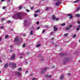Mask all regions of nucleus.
<instances>
[{
  "mask_svg": "<svg viewBox=\"0 0 80 80\" xmlns=\"http://www.w3.org/2000/svg\"><path fill=\"white\" fill-rule=\"evenodd\" d=\"M22 13L20 12H18L16 14H13L12 16L13 18L15 19H20L22 20L23 19V17L21 16Z\"/></svg>",
  "mask_w": 80,
  "mask_h": 80,
  "instance_id": "obj_1",
  "label": "nucleus"
},
{
  "mask_svg": "<svg viewBox=\"0 0 80 80\" xmlns=\"http://www.w3.org/2000/svg\"><path fill=\"white\" fill-rule=\"evenodd\" d=\"M15 74L17 75H18V76H20L21 75H22V73L20 72H15Z\"/></svg>",
  "mask_w": 80,
  "mask_h": 80,
  "instance_id": "obj_2",
  "label": "nucleus"
},
{
  "mask_svg": "<svg viewBox=\"0 0 80 80\" xmlns=\"http://www.w3.org/2000/svg\"><path fill=\"white\" fill-rule=\"evenodd\" d=\"M18 37H16L14 40V41L15 42H18Z\"/></svg>",
  "mask_w": 80,
  "mask_h": 80,
  "instance_id": "obj_3",
  "label": "nucleus"
},
{
  "mask_svg": "<svg viewBox=\"0 0 80 80\" xmlns=\"http://www.w3.org/2000/svg\"><path fill=\"white\" fill-rule=\"evenodd\" d=\"M61 3V1H58L56 3L55 5H57V6H58V5H60V3Z\"/></svg>",
  "mask_w": 80,
  "mask_h": 80,
  "instance_id": "obj_4",
  "label": "nucleus"
},
{
  "mask_svg": "<svg viewBox=\"0 0 80 80\" xmlns=\"http://www.w3.org/2000/svg\"><path fill=\"white\" fill-rule=\"evenodd\" d=\"M52 20H56V21H57L58 20V18H55V16L54 15H53V18H52Z\"/></svg>",
  "mask_w": 80,
  "mask_h": 80,
  "instance_id": "obj_5",
  "label": "nucleus"
},
{
  "mask_svg": "<svg viewBox=\"0 0 80 80\" xmlns=\"http://www.w3.org/2000/svg\"><path fill=\"white\" fill-rule=\"evenodd\" d=\"M46 78H51L52 77V75H45Z\"/></svg>",
  "mask_w": 80,
  "mask_h": 80,
  "instance_id": "obj_6",
  "label": "nucleus"
},
{
  "mask_svg": "<svg viewBox=\"0 0 80 80\" xmlns=\"http://www.w3.org/2000/svg\"><path fill=\"white\" fill-rule=\"evenodd\" d=\"M17 67V65L15 63L13 64L12 65V68H15Z\"/></svg>",
  "mask_w": 80,
  "mask_h": 80,
  "instance_id": "obj_7",
  "label": "nucleus"
},
{
  "mask_svg": "<svg viewBox=\"0 0 80 80\" xmlns=\"http://www.w3.org/2000/svg\"><path fill=\"white\" fill-rule=\"evenodd\" d=\"M15 58V55H13L12 57H11V59H14Z\"/></svg>",
  "mask_w": 80,
  "mask_h": 80,
  "instance_id": "obj_8",
  "label": "nucleus"
},
{
  "mask_svg": "<svg viewBox=\"0 0 80 80\" xmlns=\"http://www.w3.org/2000/svg\"><path fill=\"white\" fill-rule=\"evenodd\" d=\"M38 57L39 58H41L42 59L41 60V61H43V60H44V59H42V56L41 55L39 56Z\"/></svg>",
  "mask_w": 80,
  "mask_h": 80,
  "instance_id": "obj_9",
  "label": "nucleus"
},
{
  "mask_svg": "<svg viewBox=\"0 0 80 80\" xmlns=\"http://www.w3.org/2000/svg\"><path fill=\"white\" fill-rule=\"evenodd\" d=\"M68 16L70 17V19H72V17H73V16H72L71 14H68Z\"/></svg>",
  "mask_w": 80,
  "mask_h": 80,
  "instance_id": "obj_10",
  "label": "nucleus"
},
{
  "mask_svg": "<svg viewBox=\"0 0 80 80\" xmlns=\"http://www.w3.org/2000/svg\"><path fill=\"white\" fill-rule=\"evenodd\" d=\"M64 77V76H63V75H62L60 78V79H61V80H62L63 78Z\"/></svg>",
  "mask_w": 80,
  "mask_h": 80,
  "instance_id": "obj_11",
  "label": "nucleus"
},
{
  "mask_svg": "<svg viewBox=\"0 0 80 80\" xmlns=\"http://www.w3.org/2000/svg\"><path fill=\"white\" fill-rule=\"evenodd\" d=\"M54 30L55 31H57V28H56V27H54Z\"/></svg>",
  "mask_w": 80,
  "mask_h": 80,
  "instance_id": "obj_12",
  "label": "nucleus"
},
{
  "mask_svg": "<svg viewBox=\"0 0 80 80\" xmlns=\"http://www.w3.org/2000/svg\"><path fill=\"white\" fill-rule=\"evenodd\" d=\"M33 31H31L30 32V35H33Z\"/></svg>",
  "mask_w": 80,
  "mask_h": 80,
  "instance_id": "obj_13",
  "label": "nucleus"
},
{
  "mask_svg": "<svg viewBox=\"0 0 80 80\" xmlns=\"http://www.w3.org/2000/svg\"><path fill=\"white\" fill-rule=\"evenodd\" d=\"M8 66V63H7L6 64L4 65V67L5 68H6V67H7Z\"/></svg>",
  "mask_w": 80,
  "mask_h": 80,
  "instance_id": "obj_14",
  "label": "nucleus"
},
{
  "mask_svg": "<svg viewBox=\"0 0 80 80\" xmlns=\"http://www.w3.org/2000/svg\"><path fill=\"white\" fill-rule=\"evenodd\" d=\"M22 68H19L18 69V71H19V72H20L21 71H22Z\"/></svg>",
  "mask_w": 80,
  "mask_h": 80,
  "instance_id": "obj_15",
  "label": "nucleus"
},
{
  "mask_svg": "<svg viewBox=\"0 0 80 80\" xmlns=\"http://www.w3.org/2000/svg\"><path fill=\"white\" fill-rule=\"evenodd\" d=\"M65 60L66 62H67L68 60V58H65Z\"/></svg>",
  "mask_w": 80,
  "mask_h": 80,
  "instance_id": "obj_16",
  "label": "nucleus"
},
{
  "mask_svg": "<svg viewBox=\"0 0 80 80\" xmlns=\"http://www.w3.org/2000/svg\"><path fill=\"white\" fill-rule=\"evenodd\" d=\"M35 12L36 13H38V12H40V10H38L36 11Z\"/></svg>",
  "mask_w": 80,
  "mask_h": 80,
  "instance_id": "obj_17",
  "label": "nucleus"
},
{
  "mask_svg": "<svg viewBox=\"0 0 80 80\" xmlns=\"http://www.w3.org/2000/svg\"><path fill=\"white\" fill-rule=\"evenodd\" d=\"M22 42V40H20L18 42V43H21Z\"/></svg>",
  "mask_w": 80,
  "mask_h": 80,
  "instance_id": "obj_18",
  "label": "nucleus"
},
{
  "mask_svg": "<svg viewBox=\"0 0 80 80\" xmlns=\"http://www.w3.org/2000/svg\"><path fill=\"white\" fill-rule=\"evenodd\" d=\"M80 9V7H79L77 8V9L76 10V11H78Z\"/></svg>",
  "mask_w": 80,
  "mask_h": 80,
  "instance_id": "obj_19",
  "label": "nucleus"
},
{
  "mask_svg": "<svg viewBox=\"0 0 80 80\" xmlns=\"http://www.w3.org/2000/svg\"><path fill=\"white\" fill-rule=\"evenodd\" d=\"M48 69V68H45L43 69V71H45V70H47Z\"/></svg>",
  "mask_w": 80,
  "mask_h": 80,
  "instance_id": "obj_20",
  "label": "nucleus"
},
{
  "mask_svg": "<svg viewBox=\"0 0 80 80\" xmlns=\"http://www.w3.org/2000/svg\"><path fill=\"white\" fill-rule=\"evenodd\" d=\"M79 2V0H77L76 1H75L74 2V3H77Z\"/></svg>",
  "mask_w": 80,
  "mask_h": 80,
  "instance_id": "obj_21",
  "label": "nucleus"
},
{
  "mask_svg": "<svg viewBox=\"0 0 80 80\" xmlns=\"http://www.w3.org/2000/svg\"><path fill=\"white\" fill-rule=\"evenodd\" d=\"M40 46V44H38L36 45V47H39Z\"/></svg>",
  "mask_w": 80,
  "mask_h": 80,
  "instance_id": "obj_22",
  "label": "nucleus"
},
{
  "mask_svg": "<svg viewBox=\"0 0 80 80\" xmlns=\"http://www.w3.org/2000/svg\"><path fill=\"white\" fill-rule=\"evenodd\" d=\"M72 27V25L71 24L69 25V28H71Z\"/></svg>",
  "mask_w": 80,
  "mask_h": 80,
  "instance_id": "obj_23",
  "label": "nucleus"
},
{
  "mask_svg": "<svg viewBox=\"0 0 80 80\" xmlns=\"http://www.w3.org/2000/svg\"><path fill=\"white\" fill-rule=\"evenodd\" d=\"M8 37V35H7L5 36V38H7Z\"/></svg>",
  "mask_w": 80,
  "mask_h": 80,
  "instance_id": "obj_24",
  "label": "nucleus"
},
{
  "mask_svg": "<svg viewBox=\"0 0 80 80\" xmlns=\"http://www.w3.org/2000/svg\"><path fill=\"white\" fill-rule=\"evenodd\" d=\"M22 47L23 48L25 47V43H24L23 44V45H22Z\"/></svg>",
  "mask_w": 80,
  "mask_h": 80,
  "instance_id": "obj_25",
  "label": "nucleus"
},
{
  "mask_svg": "<svg viewBox=\"0 0 80 80\" xmlns=\"http://www.w3.org/2000/svg\"><path fill=\"white\" fill-rule=\"evenodd\" d=\"M61 25L62 26H65V23H62L61 24Z\"/></svg>",
  "mask_w": 80,
  "mask_h": 80,
  "instance_id": "obj_26",
  "label": "nucleus"
},
{
  "mask_svg": "<svg viewBox=\"0 0 80 80\" xmlns=\"http://www.w3.org/2000/svg\"><path fill=\"white\" fill-rule=\"evenodd\" d=\"M76 30L77 31H78V30H80V28H76Z\"/></svg>",
  "mask_w": 80,
  "mask_h": 80,
  "instance_id": "obj_27",
  "label": "nucleus"
},
{
  "mask_svg": "<svg viewBox=\"0 0 80 80\" xmlns=\"http://www.w3.org/2000/svg\"><path fill=\"white\" fill-rule=\"evenodd\" d=\"M68 33L65 34H64V36H65V37H67V35H68Z\"/></svg>",
  "mask_w": 80,
  "mask_h": 80,
  "instance_id": "obj_28",
  "label": "nucleus"
},
{
  "mask_svg": "<svg viewBox=\"0 0 80 80\" xmlns=\"http://www.w3.org/2000/svg\"><path fill=\"white\" fill-rule=\"evenodd\" d=\"M37 80V78H34L32 79V80Z\"/></svg>",
  "mask_w": 80,
  "mask_h": 80,
  "instance_id": "obj_29",
  "label": "nucleus"
},
{
  "mask_svg": "<svg viewBox=\"0 0 80 80\" xmlns=\"http://www.w3.org/2000/svg\"><path fill=\"white\" fill-rule=\"evenodd\" d=\"M34 17H37V16H38V15L37 14H35L34 15Z\"/></svg>",
  "mask_w": 80,
  "mask_h": 80,
  "instance_id": "obj_30",
  "label": "nucleus"
},
{
  "mask_svg": "<svg viewBox=\"0 0 80 80\" xmlns=\"http://www.w3.org/2000/svg\"><path fill=\"white\" fill-rule=\"evenodd\" d=\"M77 35L76 34H74V35H73L72 37H73V38H75V37H76V36Z\"/></svg>",
  "mask_w": 80,
  "mask_h": 80,
  "instance_id": "obj_31",
  "label": "nucleus"
},
{
  "mask_svg": "<svg viewBox=\"0 0 80 80\" xmlns=\"http://www.w3.org/2000/svg\"><path fill=\"white\" fill-rule=\"evenodd\" d=\"M45 32V29L43 30L42 32V33H44V32Z\"/></svg>",
  "mask_w": 80,
  "mask_h": 80,
  "instance_id": "obj_32",
  "label": "nucleus"
},
{
  "mask_svg": "<svg viewBox=\"0 0 80 80\" xmlns=\"http://www.w3.org/2000/svg\"><path fill=\"white\" fill-rule=\"evenodd\" d=\"M12 64H13V63L12 62H11L9 63V65H12Z\"/></svg>",
  "mask_w": 80,
  "mask_h": 80,
  "instance_id": "obj_33",
  "label": "nucleus"
},
{
  "mask_svg": "<svg viewBox=\"0 0 80 80\" xmlns=\"http://www.w3.org/2000/svg\"><path fill=\"white\" fill-rule=\"evenodd\" d=\"M40 27H38V28H37V30H38L40 29Z\"/></svg>",
  "mask_w": 80,
  "mask_h": 80,
  "instance_id": "obj_34",
  "label": "nucleus"
},
{
  "mask_svg": "<svg viewBox=\"0 0 80 80\" xmlns=\"http://www.w3.org/2000/svg\"><path fill=\"white\" fill-rule=\"evenodd\" d=\"M26 11L27 12H30V10H28V9H26Z\"/></svg>",
  "mask_w": 80,
  "mask_h": 80,
  "instance_id": "obj_35",
  "label": "nucleus"
},
{
  "mask_svg": "<svg viewBox=\"0 0 80 80\" xmlns=\"http://www.w3.org/2000/svg\"><path fill=\"white\" fill-rule=\"evenodd\" d=\"M22 6H20V7H19V10H21V8H22Z\"/></svg>",
  "mask_w": 80,
  "mask_h": 80,
  "instance_id": "obj_36",
  "label": "nucleus"
},
{
  "mask_svg": "<svg viewBox=\"0 0 80 80\" xmlns=\"http://www.w3.org/2000/svg\"><path fill=\"white\" fill-rule=\"evenodd\" d=\"M6 8V7L4 6V7H3L2 8H3V9H5V8Z\"/></svg>",
  "mask_w": 80,
  "mask_h": 80,
  "instance_id": "obj_37",
  "label": "nucleus"
},
{
  "mask_svg": "<svg viewBox=\"0 0 80 80\" xmlns=\"http://www.w3.org/2000/svg\"><path fill=\"white\" fill-rule=\"evenodd\" d=\"M70 28L69 27H68L66 28V30H68V29H69Z\"/></svg>",
  "mask_w": 80,
  "mask_h": 80,
  "instance_id": "obj_38",
  "label": "nucleus"
},
{
  "mask_svg": "<svg viewBox=\"0 0 80 80\" xmlns=\"http://www.w3.org/2000/svg\"><path fill=\"white\" fill-rule=\"evenodd\" d=\"M11 22L10 21H8V22H7V23H10Z\"/></svg>",
  "mask_w": 80,
  "mask_h": 80,
  "instance_id": "obj_39",
  "label": "nucleus"
},
{
  "mask_svg": "<svg viewBox=\"0 0 80 80\" xmlns=\"http://www.w3.org/2000/svg\"><path fill=\"white\" fill-rule=\"evenodd\" d=\"M68 75V76H70V75L71 74H70V73H68V74H67Z\"/></svg>",
  "mask_w": 80,
  "mask_h": 80,
  "instance_id": "obj_40",
  "label": "nucleus"
},
{
  "mask_svg": "<svg viewBox=\"0 0 80 80\" xmlns=\"http://www.w3.org/2000/svg\"><path fill=\"white\" fill-rule=\"evenodd\" d=\"M26 35H27L26 34H24L23 35V37H25V36H26Z\"/></svg>",
  "mask_w": 80,
  "mask_h": 80,
  "instance_id": "obj_41",
  "label": "nucleus"
},
{
  "mask_svg": "<svg viewBox=\"0 0 80 80\" xmlns=\"http://www.w3.org/2000/svg\"><path fill=\"white\" fill-rule=\"evenodd\" d=\"M20 58H23V56H21L20 57Z\"/></svg>",
  "mask_w": 80,
  "mask_h": 80,
  "instance_id": "obj_42",
  "label": "nucleus"
},
{
  "mask_svg": "<svg viewBox=\"0 0 80 80\" xmlns=\"http://www.w3.org/2000/svg\"><path fill=\"white\" fill-rule=\"evenodd\" d=\"M78 23L80 24V21H78Z\"/></svg>",
  "mask_w": 80,
  "mask_h": 80,
  "instance_id": "obj_43",
  "label": "nucleus"
},
{
  "mask_svg": "<svg viewBox=\"0 0 80 80\" xmlns=\"http://www.w3.org/2000/svg\"><path fill=\"white\" fill-rule=\"evenodd\" d=\"M48 9H49V8H46V10H48Z\"/></svg>",
  "mask_w": 80,
  "mask_h": 80,
  "instance_id": "obj_44",
  "label": "nucleus"
},
{
  "mask_svg": "<svg viewBox=\"0 0 80 80\" xmlns=\"http://www.w3.org/2000/svg\"><path fill=\"white\" fill-rule=\"evenodd\" d=\"M37 24H38V23H39V22L38 21L37 22H36Z\"/></svg>",
  "mask_w": 80,
  "mask_h": 80,
  "instance_id": "obj_45",
  "label": "nucleus"
},
{
  "mask_svg": "<svg viewBox=\"0 0 80 80\" xmlns=\"http://www.w3.org/2000/svg\"><path fill=\"white\" fill-rule=\"evenodd\" d=\"M25 73H28V71H26Z\"/></svg>",
  "mask_w": 80,
  "mask_h": 80,
  "instance_id": "obj_46",
  "label": "nucleus"
},
{
  "mask_svg": "<svg viewBox=\"0 0 80 80\" xmlns=\"http://www.w3.org/2000/svg\"><path fill=\"white\" fill-rule=\"evenodd\" d=\"M51 40H54V38H51Z\"/></svg>",
  "mask_w": 80,
  "mask_h": 80,
  "instance_id": "obj_47",
  "label": "nucleus"
},
{
  "mask_svg": "<svg viewBox=\"0 0 80 80\" xmlns=\"http://www.w3.org/2000/svg\"><path fill=\"white\" fill-rule=\"evenodd\" d=\"M5 1V0H1V2H4Z\"/></svg>",
  "mask_w": 80,
  "mask_h": 80,
  "instance_id": "obj_48",
  "label": "nucleus"
},
{
  "mask_svg": "<svg viewBox=\"0 0 80 80\" xmlns=\"http://www.w3.org/2000/svg\"><path fill=\"white\" fill-rule=\"evenodd\" d=\"M60 55L61 56H62V55H63V54H61Z\"/></svg>",
  "mask_w": 80,
  "mask_h": 80,
  "instance_id": "obj_49",
  "label": "nucleus"
},
{
  "mask_svg": "<svg viewBox=\"0 0 80 80\" xmlns=\"http://www.w3.org/2000/svg\"><path fill=\"white\" fill-rule=\"evenodd\" d=\"M2 21H3V20H4V19H3V18H2Z\"/></svg>",
  "mask_w": 80,
  "mask_h": 80,
  "instance_id": "obj_50",
  "label": "nucleus"
},
{
  "mask_svg": "<svg viewBox=\"0 0 80 80\" xmlns=\"http://www.w3.org/2000/svg\"><path fill=\"white\" fill-rule=\"evenodd\" d=\"M3 28V26H2V27H1V28Z\"/></svg>",
  "mask_w": 80,
  "mask_h": 80,
  "instance_id": "obj_51",
  "label": "nucleus"
},
{
  "mask_svg": "<svg viewBox=\"0 0 80 80\" xmlns=\"http://www.w3.org/2000/svg\"><path fill=\"white\" fill-rule=\"evenodd\" d=\"M27 53L28 55H29V54L30 53V52H28Z\"/></svg>",
  "mask_w": 80,
  "mask_h": 80,
  "instance_id": "obj_52",
  "label": "nucleus"
},
{
  "mask_svg": "<svg viewBox=\"0 0 80 80\" xmlns=\"http://www.w3.org/2000/svg\"><path fill=\"white\" fill-rule=\"evenodd\" d=\"M13 46H12V47H11V49H12V48H13Z\"/></svg>",
  "mask_w": 80,
  "mask_h": 80,
  "instance_id": "obj_53",
  "label": "nucleus"
},
{
  "mask_svg": "<svg viewBox=\"0 0 80 80\" xmlns=\"http://www.w3.org/2000/svg\"><path fill=\"white\" fill-rule=\"evenodd\" d=\"M51 34H53V32H52L51 33Z\"/></svg>",
  "mask_w": 80,
  "mask_h": 80,
  "instance_id": "obj_54",
  "label": "nucleus"
},
{
  "mask_svg": "<svg viewBox=\"0 0 80 80\" xmlns=\"http://www.w3.org/2000/svg\"><path fill=\"white\" fill-rule=\"evenodd\" d=\"M33 8H31V9H32H32H33Z\"/></svg>",
  "mask_w": 80,
  "mask_h": 80,
  "instance_id": "obj_55",
  "label": "nucleus"
},
{
  "mask_svg": "<svg viewBox=\"0 0 80 80\" xmlns=\"http://www.w3.org/2000/svg\"><path fill=\"white\" fill-rule=\"evenodd\" d=\"M8 2H10V0H8Z\"/></svg>",
  "mask_w": 80,
  "mask_h": 80,
  "instance_id": "obj_56",
  "label": "nucleus"
},
{
  "mask_svg": "<svg viewBox=\"0 0 80 80\" xmlns=\"http://www.w3.org/2000/svg\"><path fill=\"white\" fill-rule=\"evenodd\" d=\"M1 41V37H0V42Z\"/></svg>",
  "mask_w": 80,
  "mask_h": 80,
  "instance_id": "obj_57",
  "label": "nucleus"
},
{
  "mask_svg": "<svg viewBox=\"0 0 80 80\" xmlns=\"http://www.w3.org/2000/svg\"><path fill=\"white\" fill-rule=\"evenodd\" d=\"M0 62H2V60L0 59Z\"/></svg>",
  "mask_w": 80,
  "mask_h": 80,
  "instance_id": "obj_58",
  "label": "nucleus"
},
{
  "mask_svg": "<svg viewBox=\"0 0 80 80\" xmlns=\"http://www.w3.org/2000/svg\"><path fill=\"white\" fill-rule=\"evenodd\" d=\"M55 46H56V47H57V45H55Z\"/></svg>",
  "mask_w": 80,
  "mask_h": 80,
  "instance_id": "obj_59",
  "label": "nucleus"
},
{
  "mask_svg": "<svg viewBox=\"0 0 80 80\" xmlns=\"http://www.w3.org/2000/svg\"><path fill=\"white\" fill-rule=\"evenodd\" d=\"M26 63H27V62H26Z\"/></svg>",
  "mask_w": 80,
  "mask_h": 80,
  "instance_id": "obj_60",
  "label": "nucleus"
},
{
  "mask_svg": "<svg viewBox=\"0 0 80 80\" xmlns=\"http://www.w3.org/2000/svg\"><path fill=\"white\" fill-rule=\"evenodd\" d=\"M79 27H80V25L79 26Z\"/></svg>",
  "mask_w": 80,
  "mask_h": 80,
  "instance_id": "obj_61",
  "label": "nucleus"
},
{
  "mask_svg": "<svg viewBox=\"0 0 80 80\" xmlns=\"http://www.w3.org/2000/svg\"><path fill=\"white\" fill-rule=\"evenodd\" d=\"M0 73H1V71H0Z\"/></svg>",
  "mask_w": 80,
  "mask_h": 80,
  "instance_id": "obj_62",
  "label": "nucleus"
},
{
  "mask_svg": "<svg viewBox=\"0 0 80 80\" xmlns=\"http://www.w3.org/2000/svg\"><path fill=\"white\" fill-rule=\"evenodd\" d=\"M79 62L80 63V60H79Z\"/></svg>",
  "mask_w": 80,
  "mask_h": 80,
  "instance_id": "obj_63",
  "label": "nucleus"
},
{
  "mask_svg": "<svg viewBox=\"0 0 80 80\" xmlns=\"http://www.w3.org/2000/svg\"><path fill=\"white\" fill-rule=\"evenodd\" d=\"M0 80H1V79H0Z\"/></svg>",
  "mask_w": 80,
  "mask_h": 80,
  "instance_id": "obj_64",
  "label": "nucleus"
}]
</instances>
